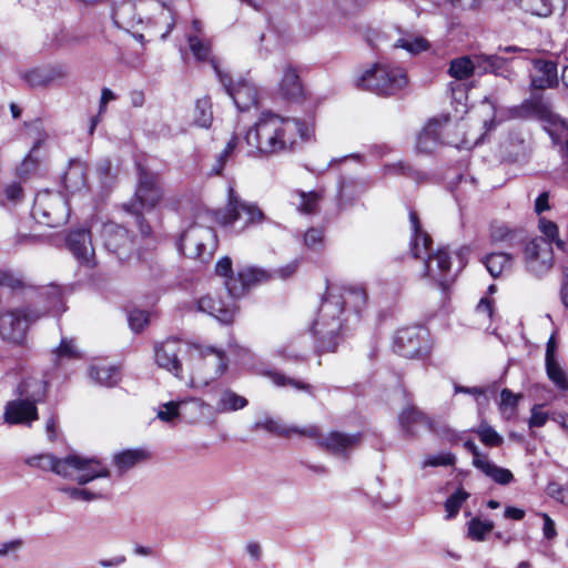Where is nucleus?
<instances>
[{
    "instance_id": "obj_15",
    "label": "nucleus",
    "mask_w": 568,
    "mask_h": 568,
    "mask_svg": "<svg viewBox=\"0 0 568 568\" xmlns=\"http://www.w3.org/2000/svg\"><path fill=\"white\" fill-rule=\"evenodd\" d=\"M524 255L528 272L536 276L546 274L552 266V247L544 237L529 241L525 246Z\"/></svg>"
},
{
    "instance_id": "obj_5",
    "label": "nucleus",
    "mask_w": 568,
    "mask_h": 568,
    "mask_svg": "<svg viewBox=\"0 0 568 568\" xmlns=\"http://www.w3.org/2000/svg\"><path fill=\"white\" fill-rule=\"evenodd\" d=\"M419 215H409L410 223V241L409 250L414 258H424V276L433 278L443 288H445L452 277L450 272V255L445 248H437L432 252L433 239L423 229Z\"/></svg>"
},
{
    "instance_id": "obj_40",
    "label": "nucleus",
    "mask_w": 568,
    "mask_h": 568,
    "mask_svg": "<svg viewBox=\"0 0 568 568\" xmlns=\"http://www.w3.org/2000/svg\"><path fill=\"white\" fill-rule=\"evenodd\" d=\"M478 469L498 485H508L514 480V475L509 469L497 466L488 458L485 463H480Z\"/></svg>"
},
{
    "instance_id": "obj_6",
    "label": "nucleus",
    "mask_w": 568,
    "mask_h": 568,
    "mask_svg": "<svg viewBox=\"0 0 568 568\" xmlns=\"http://www.w3.org/2000/svg\"><path fill=\"white\" fill-rule=\"evenodd\" d=\"M227 369L223 351L214 347L193 346L190 353V379L193 386H207Z\"/></svg>"
},
{
    "instance_id": "obj_13",
    "label": "nucleus",
    "mask_w": 568,
    "mask_h": 568,
    "mask_svg": "<svg viewBox=\"0 0 568 568\" xmlns=\"http://www.w3.org/2000/svg\"><path fill=\"white\" fill-rule=\"evenodd\" d=\"M162 189L158 175L145 170L140 171L139 184L128 209L130 213L152 211L162 199Z\"/></svg>"
},
{
    "instance_id": "obj_58",
    "label": "nucleus",
    "mask_w": 568,
    "mask_h": 568,
    "mask_svg": "<svg viewBox=\"0 0 568 568\" xmlns=\"http://www.w3.org/2000/svg\"><path fill=\"white\" fill-rule=\"evenodd\" d=\"M527 9L536 16L547 17L552 12L551 0H525Z\"/></svg>"
},
{
    "instance_id": "obj_9",
    "label": "nucleus",
    "mask_w": 568,
    "mask_h": 568,
    "mask_svg": "<svg viewBox=\"0 0 568 568\" xmlns=\"http://www.w3.org/2000/svg\"><path fill=\"white\" fill-rule=\"evenodd\" d=\"M216 248V234L212 227L197 223L186 227L179 240V250L190 258L207 262Z\"/></svg>"
},
{
    "instance_id": "obj_46",
    "label": "nucleus",
    "mask_w": 568,
    "mask_h": 568,
    "mask_svg": "<svg viewBox=\"0 0 568 568\" xmlns=\"http://www.w3.org/2000/svg\"><path fill=\"white\" fill-rule=\"evenodd\" d=\"M212 105L209 99H200L195 103L193 121L201 128H209L212 123Z\"/></svg>"
},
{
    "instance_id": "obj_33",
    "label": "nucleus",
    "mask_w": 568,
    "mask_h": 568,
    "mask_svg": "<svg viewBox=\"0 0 568 568\" xmlns=\"http://www.w3.org/2000/svg\"><path fill=\"white\" fill-rule=\"evenodd\" d=\"M64 185L71 192H78L87 185V166L79 160L70 161L68 171L63 178Z\"/></svg>"
},
{
    "instance_id": "obj_1",
    "label": "nucleus",
    "mask_w": 568,
    "mask_h": 568,
    "mask_svg": "<svg viewBox=\"0 0 568 568\" xmlns=\"http://www.w3.org/2000/svg\"><path fill=\"white\" fill-rule=\"evenodd\" d=\"M366 303L367 294L362 286L327 287L312 327L318 354L336 351L347 327V312L357 316Z\"/></svg>"
},
{
    "instance_id": "obj_3",
    "label": "nucleus",
    "mask_w": 568,
    "mask_h": 568,
    "mask_svg": "<svg viewBox=\"0 0 568 568\" xmlns=\"http://www.w3.org/2000/svg\"><path fill=\"white\" fill-rule=\"evenodd\" d=\"M271 278V274L258 267H246L237 273V276H231L224 282L227 293V300L215 298L207 294L196 302V308L200 312L207 313L222 323L232 322L235 314V300L245 294L252 286L264 283Z\"/></svg>"
},
{
    "instance_id": "obj_35",
    "label": "nucleus",
    "mask_w": 568,
    "mask_h": 568,
    "mask_svg": "<svg viewBox=\"0 0 568 568\" xmlns=\"http://www.w3.org/2000/svg\"><path fill=\"white\" fill-rule=\"evenodd\" d=\"M490 239L495 243L514 246L525 239V234L520 229H511L505 224H493L490 227Z\"/></svg>"
},
{
    "instance_id": "obj_20",
    "label": "nucleus",
    "mask_w": 568,
    "mask_h": 568,
    "mask_svg": "<svg viewBox=\"0 0 568 568\" xmlns=\"http://www.w3.org/2000/svg\"><path fill=\"white\" fill-rule=\"evenodd\" d=\"M69 77V69L64 64H52L32 69L24 74V80L31 87H49L59 83Z\"/></svg>"
},
{
    "instance_id": "obj_51",
    "label": "nucleus",
    "mask_w": 568,
    "mask_h": 568,
    "mask_svg": "<svg viewBox=\"0 0 568 568\" xmlns=\"http://www.w3.org/2000/svg\"><path fill=\"white\" fill-rule=\"evenodd\" d=\"M469 497V494L464 489H457L453 495H450L445 501V510L447 513V519L454 518L463 503Z\"/></svg>"
},
{
    "instance_id": "obj_12",
    "label": "nucleus",
    "mask_w": 568,
    "mask_h": 568,
    "mask_svg": "<svg viewBox=\"0 0 568 568\" xmlns=\"http://www.w3.org/2000/svg\"><path fill=\"white\" fill-rule=\"evenodd\" d=\"M41 318L40 313H33L32 306H23L0 314V336L13 344H21L29 326Z\"/></svg>"
},
{
    "instance_id": "obj_42",
    "label": "nucleus",
    "mask_w": 568,
    "mask_h": 568,
    "mask_svg": "<svg viewBox=\"0 0 568 568\" xmlns=\"http://www.w3.org/2000/svg\"><path fill=\"white\" fill-rule=\"evenodd\" d=\"M547 377L561 392L568 390V377L564 368L557 359H548L545 362Z\"/></svg>"
},
{
    "instance_id": "obj_26",
    "label": "nucleus",
    "mask_w": 568,
    "mask_h": 568,
    "mask_svg": "<svg viewBox=\"0 0 568 568\" xmlns=\"http://www.w3.org/2000/svg\"><path fill=\"white\" fill-rule=\"evenodd\" d=\"M537 74L531 78V88L540 91L557 85V64L552 61L536 60L534 62Z\"/></svg>"
},
{
    "instance_id": "obj_19",
    "label": "nucleus",
    "mask_w": 568,
    "mask_h": 568,
    "mask_svg": "<svg viewBox=\"0 0 568 568\" xmlns=\"http://www.w3.org/2000/svg\"><path fill=\"white\" fill-rule=\"evenodd\" d=\"M282 73L283 74L278 83V92L281 97L293 102L302 101L305 95V90L298 69L286 62L283 65Z\"/></svg>"
},
{
    "instance_id": "obj_56",
    "label": "nucleus",
    "mask_w": 568,
    "mask_h": 568,
    "mask_svg": "<svg viewBox=\"0 0 568 568\" xmlns=\"http://www.w3.org/2000/svg\"><path fill=\"white\" fill-rule=\"evenodd\" d=\"M189 44L191 51L197 60L204 61L209 59L211 49L207 42L201 40L196 36H191L189 37Z\"/></svg>"
},
{
    "instance_id": "obj_27",
    "label": "nucleus",
    "mask_w": 568,
    "mask_h": 568,
    "mask_svg": "<svg viewBox=\"0 0 568 568\" xmlns=\"http://www.w3.org/2000/svg\"><path fill=\"white\" fill-rule=\"evenodd\" d=\"M112 18L114 23L124 30H130L142 22V17L138 12L136 4L130 0L115 4Z\"/></svg>"
},
{
    "instance_id": "obj_52",
    "label": "nucleus",
    "mask_w": 568,
    "mask_h": 568,
    "mask_svg": "<svg viewBox=\"0 0 568 568\" xmlns=\"http://www.w3.org/2000/svg\"><path fill=\"white\" fill-rule=\"evenodd\" d=\"M520 398H521L520 394H514L510 389L504 388L500 392L499 408H500L501 413L506 414L509 410V415L515 414Z\"/></svg>"
},
{
    "instance_id": "obj_60",
    "label": "nucleus",
    "mask_w": 568,
    "mask_h": 568,
    "mask_svg": "<svg viewBox=\"0 0 568 568\" xmlns=\"http://www.w3.org/2000/svg\"><path fill=\"white\" fill-rule=\"evenodd\" d=\"M129 325L135 333L141 332L149 322V314L142 310H133L128 316Z\"/></svg>"
},
{
    "instance_id": "obj_31",
    "label": "nucleus",
    "mask_w": 568,
    "mask_h": 568,
    "mask_svg": "<svg viewBox=\"0 0 568 568\" xmlns=\"http://www.w3.org/2000/svg\"><path fill=\"white\" fill-rule=\"evenodd\" d=\"M48 383L43 379L28 377L17 388L20 397L32 400L34 405L41 402L47 394Z\"/></svg>"
},
{
    "instance_id": "obj_16",
    "label": "nucleus",
    "mask_w": 568,
    "mask_h": 568,
    "mask_svg": "<svg viewBox=\"0 0 568 568\" xmlns=\"http://www.w3.org/2000/svg\"><path fill=\"white\" fill-rule=\"evenodd\" d=\"M211 63L227 94L233 99L240 111L248 110L257 103V92L254 85L244 80L234 84L232 78L220 70L214 60Z\"/></svg>"
},
{
    "instance_id": "obj_25",
    "label": "nucleus",
    "mask_w": 568,
    "mask_h": 568,
    "mask_svg": "<svg viewBox=\"0 0 568 568\" xmlns=\"http://www.w3.org/2000/svg\"><path fill=\"white\" fill-rule=\"evenodd\" d=\"M216 223L229 234H240L252 225L262 224L265 215H215Z\"/></svg>"
},
{
    "instance_id": "obj_45",
    "label": "nucleus",
    "mask_w": 568,
    "mask_h": 568,
    "mask_svg": "<svg viewBox=\"0 0 568 568\" xmlns=\"http://www.w3.org/2000/svg\"><path fill=\"white\" fill-rule=\"evenodd\" d=\"M226 213H263L254 203L243 201L231 187L229 191V202Z\"/></svg>"
},
{
    "instance_id": "obj_28",
    "label": "nucleus",
    "mask_w": 568,
    "mask_h": 568,
    "mask_svg": "<svg viewBox=\"0 0 568 568\" xmlns=\"http://www.w3.org/2000/svg\"><path fill=\"white\" fill-rule=\"evenodd\" d=\"M521 110L541 120L552 121L555 118L551 102L539 91L523 102Z\"/></svg>"
},
{
    "instance_id": "obj_41",
    "label": "nucleus",
    "mask_w": 568,
    "mask_h": 568,
    "mask_svg": "<svg viewBox=\"0 0 568 568\" xmlns=\"http://www.w3.org/2000/svg\"><path fill=\"white\" fill-rule=\"evenodd\" d=\"M474 72V63L469 57H459L450 61L448 74L456 80H466Z\"/></svg>"
},
{
    "instance_id": "obj_57",
    "label": "nucleus",
    "mask_w": 568,
    "mask_h": 568,
    "mask_svg": "<svg viewBox=\"0 0 568 568\" xmlns=\"http://www.w3.org/2000/svg\"><path fill=\"white\" fill-rule=\"evenodd\" d=\"M0 287L9 288L12 292L24 287V282L21 277L16 276L12 272L0 270Z\"/></svg>"
},
{
    "instance_id": "obj_50",
    "label": "nucleus",
    "mask_w": 568,
    "mask_h": 568,
    "mask_svg": "<svg viewBox=\"0 0 568 568\" xmlns=\"http://www.w3.org/2000/svg\"><path fill=\"white\" fill-rule=\"evenodd\" d=\"M268 377L271 378L273 384L278 387L292 386L297 390H303L310 394L312 393L313 387L310 384L304 383L300 379L288 377L280 372H271L268 373Z\"/></svg>"
},
{
    "instance_id": "obj_22",
    "label": "nucleus",
    "mask_w": 568,
    "mask_h": 568,
    "mask_svg": "<svg viewBox=\"0 0 568 568\" xmlns=\"http://www.w3.org/2000/svg\"><path fill=\"white\" fill-rule=\"evenodd\" d=\"M398 423L406 436H415L418 426L435 432L433 419L415 406L404 408L398 416Z\"/></svg>"
},
{
    "instance_id": "obj_39",
    "label": "nucleus",
    "mask_w": 568,
    "mask_h": 568,
    "mask_svg": "<svg viewBox=\"0 0 568 568\" xmlns=\"http://www.w3.org/2000/svg\"><path fill=\"white\" fill-rule=\"evenodd\" d=\"M89 375L101 386L112 387L119 382V371L113 366H91Z\"/></svg>"
},
{
    "instance_id": "obj_47",
    "label": "nucleus",
    "mask_w": 568,
    "mask_h": 568,
    "mask_svg": "<svg viewBox=\"0 0 568 568\" xmlns=\"http://www.w3.org/2000/svg\"><path fill=\"white\" fill-rule=\"evenodd\" d=\"M52 353L55 365H59L60 361L64 358L75 359L81 357L79 349L74 345V341L67 337L61 338L59 346L54 348Z\"/></svg>"
},
{
    "instance_id": "obj_21",
    "label": "nucleus",
    "mask_w": 568,
    "mask_h": 568,
    "mask_svg": "<svg viewBox=\"0 0 568 568\" xmlns=\"http://www.w3.org/2000/svg\"><path fill=\"white\" fill-rule=\"evenodd\" d=\"M529 156L530 146L521 132L514 131L500 143V158L506 162L521 163Z\"/></svg>"
},
{
    "instance_id": "obj_32",
    "label": "nucleus",
    "mask_w": 568,
    "mask_h": 568,
    "mask_svg": "<svg viewBox=\"0 0 568 568\" xmlns=\"http://www.w3.org/2000/svg\"><path fill=\"white\" fill-rule=\"evenodd\" d=\"M248 400L231 388H224L220 392L215 403V412L220 414L236 412L247 406Z\"/></svg>"
},
{
    "instance_id": "obj_63",
    "label": "nucleus",
    "mask_w": 568,
    "mask_h": 568,
    "mask_svg": "<svg viewBox=\"0 0 568 568\" xmlns=\"http://www.w3.org/2000/svg\"><path fill=\"white\" fill-rule=\"evenodd\" d=\"M548 418V414L541 410L540 405H534L530 410V418L528 420V425L530 428L542 427L547 423Z\"/></svg>"
},
{
    "instance_id": "obj_10",
    "label": "nucleus",
    "mask_w": 568,
    "mask_h": 568,
    "mask_svg": "<svg viewBox=\"0 0 568 568\" xmlns=\"http://www.w3.org/2000/svg\"><path fill=\"white\" fill-rule=\"evenodd\" d=\"M428 329L423 325L399 328L393 338V351L402 357L423 359L432 352Z\"/></svg>"
},
{
    "instance_id": "obj_14",
    "label": "nucleus",
    "mask_w": 568,
    "mask_h": 568,
    "mask_svg": "<svg viewBox=\"0 0 568 568\" xmlns=\"http://www.w3.org/2000/svg\"><path fill=\"white\" fill-rule=\"evenodd\" d=\"M193 346L186 345L181 339L169 337L154 346L155 362L161 367L183 379L181 354L191 353Z\"/></svg>"
},
{
    "instance_id": "obj_23",
    "label": "nucleus",
    "mask_w": 568,
    "mask_h": 568,
    "mask_svg": "<svg viewBox=\"0 0 568 568\" xmlns=\"http://www.w3.org/2000/svg\"><path fill=\"white\" fill-rule=\"evenodd\" d=\"M39 307H32L33 313H40L41 317L45 314H61L64 312L61 288L57 285L43 287L38 295Z\"/></svg>"
},
{
    "instance_id": "obj_30",
    "label": "nucleus",
    "mask_w": 568,
    "mask_h": 568,
    "mask_svg": "<svg viewBox=\"0 0 568 568\" xmlns=\"http://www.w3.org/2000/svg\"><path fill=\"white\" fill-rule=\"evenodd\" d=\"M291 203L302 213H314L323 210L324 197L316 191H294L290 194Z\"/></svg>"
},
{
    "instance_id": "obj_18",
    "label": "nucleus",
    "mask_w": 568,
    "mask_h": 568,
    "mask_svg": "<svg viewBox=\"0 0 568 568\" xmlns=\"http://www.w3.org/2000/svg\"><path fill=\"white\" fill-rule=\"evenodd\" d=\"M3 419L10 425L31 426L38 419V409L32 400L23 397L7 403Z\"/></svg>"
},
{
    "instance_id": "obj_36",
    "label": "nucleus",
    "mask_w": 568,
    "mask_h": 568,
    "mask_svg": "<svg viewBox=\"0 0 568 568\" xmlns=\"http://www.w3.org/2000/svg\"><path fill=\"white\" fill-rule=\"evenodd\" d=\"M149 455L144 449H125L113 456V464L120 474H124L139 463L148 459Z\"/></svg>"
},
{
    "instance_id": "obj_4",
    "label": "nucleus",
    "mask_w": 568,
    "mask_h": 568,
    "mask_svg": "<svg viewBox=\"0 0 568 568\" xmlns=\"http://www.w3.org/2000/svg\"><path fill=\"white\" fill-rule=\"evenodd\" d=\"M27 465L50 470L64 478H74L79 485H85L97 477H109V469L97 458H87L75 454L58 458L52 454L28 457Z\"/></svg>"
},
{
    "instance_id": "obj_64",
    "label": "nucleus",
    "mask_w": 568,
    "mask_h": 568,
    "mask_svg": "<svg viewBox=\"0 0 568 568\" xmlns=\"http://www.w3.org/2000/svg\"><path fill=\"white\" fill-rule=\"evenodd\" d=\"M464 447L473 455V465L478 469L480 463H485L487 459V455L483 454L471 439L466 440Z\"/></svg>"
},
{
    "instance_id": "obj_2",
    "label": "nucleus",
    "mask_w": 568,
    "mask_h": 568,
    "mask_svg": "<svg viewBox=\"0 0 568 568\" xmlns=\"http://www.w3.org/2000/svg\"><path fill=\"white\" fill-rule=\"evenodd\" d=\"M297 136L304 138L302 122L267 114L246 132L245 142L251 154L272 155L292 150Z\"/></svg>"
},
{
    "instance_id": "obj_37",
    "label": "nucleus",
    "mask_w": 568,
    "mask_h": 568,
    "mask_svg": "<svg viewBox=\"0 0 568 568\" xmlns=\"http://www.w3.org/2000/svg\"><path fill=\"white\" fill-rule=\"evenodd\" d=\"M439 123L430 121L426 128L419 133L417 139V148L422 152H432L439 144L440 133L438 131Z\"/></svg>"
},
{
    "instance_id": "obj_11",
    "label": "nucleus",
    "mask_w": 568,
    "mask_h": 568,
    "mask_svg": "<svg viewBox=\"0 0 568 568\" xmlns=\"http://www.w3.org/2000/svg\"><path fill=\"white\" fill-rule=\"evenodd\" d=\"M53 246L65 247L81 265H95L91 229L88 225L64 231L62 235H54Z\"/></svg>"
},
{
    "instance_id": "obj_34",
    "label": "nucleus",
    "mask_w": 568,
    "mask_h": 568,
    "mask_svg": "<svg viewBox=\"0 0 568 568\" xmlns=\"http://www.w3.org/2000/svg\"><path fill=\"white\" fill-rule=\"evenodd\" d=\"M79 38L64 28H57L47 34L43 45L51 51L65 49L75 45Z\"/></svg>"
},
{
    "instance_id": "obj_54",
    "label": "nucleus",
    "mask_w": 568,
    "mask_h": 568,
    "mask_svg": "<svg viewBox=\"0 0 568 568\" xmlns=\"http://www.w3.org/2000/svg\"><path fill=\"white\" fill-rule=\"evenodd\" d=\"M39 160L32 155V153L28 154L22 163L17 168V176L19 180L26 182L30 179V176L36 173L38 169Z\"/></svg>"
},
{
    "instance_id": "obj_48",
    "label": "nucleus",
    "mask_w": 568,
    "mask_h": 568,
    "mask_svg": "<svg viewBox=\"0 0 568 568\" xmlns=\"http://www.w3.org/2000/svg\"><path fill=\"white\" fill-rule=\"evenodd\" d=\"M475 432L487 447H499L504 442L503 437L486 422H481Z\"/></svg>"
},
{
    "instance_id": "obj_24",
    "label": "nucleus",
    "mask_w": 568,
    "mask_h": 568,
    "mask_svg": "<svg viewBox=\"0 0 568 568\" xmlns=\"http://www.w3.org/2000/svg\"><path fill=\"white\" fill-rule=\"evenodd\" d=\"M361 440V434L331 432L318 442V445L334 455H345Z\"/></svg>"
},
{
    "instance_id": "obj_44",
    "label": "nucleus",
    "mask_w": 568,
    "mask_h": 568,
    "mask_svg": "<svg viewBox=\"0 0 568 568\" xmlns=\"http://www.w3.org/2000/svg\"><path fill=\"white\" fill-rule=\"evenodd\" d=\"M467 537L474 541H483L486 535L494 529V523L481 520L478 517L471 518L468 524Z\"/></svg>"
},
{
    "instance_id": "obj_38",
    "label": "nucleus",
    "mask_w": 568,
    "mask_h": 568,
    "mask_svg": "<svg viewBox=\"0 0 568 568\" xmlns=\"http://www.w3.org/2000/svg\"><path fill=\"white\" fill-rule=\"evenodd\" d=\"M513 256L508 253H490L485 256L484 264L493 277H498L511 267Z\"/></svg>"
},
{
    "instance_id": "obj_53",
    "label": "nucleus",
    "mask_w": 568,
    "mask_h": 568,
    "mask_svg": "<svg viewBox=\"0 0 568 568\" xmlns=\"http://www.w3.org/2000/svg\"><path fill=\"white\" fill-rule=\"evenodd\" d=\"M395 48H402L412 54H417L428 49V42L420 37L414 39L403 38L397 40Z\"/></svg>"
},
{
    "instance_id": "obj_59",
    "label": "nucleus",
    "mask_w": 568,
    "mask_h": 568,
    "mask_svg": "<svg viewBox=\"0 0 568 568\" xmlns=\"http://www.w3.org/2000/svg\"><path fill=\"white\" fill-rule=\"evenodd\" d=\"M97 174L103 185L109 186L115 179L111 160L103 159L97 164Z\"/></svg>"
},
{
    "instance_id": "obj_55",
    "label": "nucleus",
    "mask_w": 568,
    "mask_h": 568,
    "mask_svg": "<svg viewBox=\"0 0 568 568\" xmlns=\"http://www.w3.org/2000/svg\"><path fill=\"white\" fill-rule=\"evenodd\" d=\"M305 245L313 251H318L324 245V230L322 227H311L304 235Z\"/></svg>"
},
{
    "instance_id": "obj_43",
    "label": "nucleus",
    "mask_w": 568,
    "mask_h": 568,
    "mask_svg": "<svg viewBox=\"0 0 568 568\" xmlns=\"http://www.w3.org/2000/svg\"><path fill=\"white\" fill-rule=\"evenodd\" d=\"M189 404L199 407V404L195 400L180 403L169 402L164 404L162 409L159 410L158 417L163 422L174 423L182 416L183 410L187 407Z\"/></svg>"
},
{
    "instance_id": "obj_17",
    "label": "nucleus",
    "mask_w": 568,
    "mask_h": 568,
    "mask_svg": "<svg viewBox=\"0 0 568 568\" xmlns=\"http://www.w3.org/2000/svg\"><path fill=\"white\" fill-rule=\"evenodd\" d=\"M102 237L105 248L115 255L119 261L130 258L134 251V242L125 227L114 223H104Z\"/></svg>"
},
{
    "instance_id": "obj_8",
    "label": "nucleus",
    "mask_w": 568,
    "mask_h": 568,
    "mask_svg": "<svg viewBox=\"0 0 568 568\" xmlns=\"http://www.w3.org/2000/svg\"><path fill=\"white\" fill-rule=\"evenodd\" d=\"M356 87L379 95H392L407 84V77L400 68H389L376 63L373 68L361 74L355 82Z\"/></svg>"
},
{
    "instance_id": "obj_49",
    "label": "nucleus",
    "mask_w": 568,
    "mask_h": 568,
    "mask_svg": "<svg viewBox=\"0 0 568 568\" xmlns=\"http://www.w3.org/2000/svg\"><path fill=\"white\" fill-rule=\"evenodd\" d=\"M539 229H540L541 233L544 234L542 237L546 239V241H548L550 243V245L552 243H555L556 246L560 251H565L566 250V243L558 237V226H557V224H555L554 222L547 220L546 217H540L539 219Z\"/></svg>"
},
{
    "instance_id": "obj_29",
    "label": "nucleus",
    "mask_w": 568,
    "mask_h": 568,
    "mask_svg": "<svg viewBox=\"0 0 568 568\" xmlns=\"http://www.w3.org/2000/svg\"><path fill=\"white\" fill-rule=\"evenodd\" d=\"M101 478L104 479V484L98 490L89 488L64 487L61 488V491L67 494L73 500L92 501L105 499L111 493L112 481L110 476Z\"/></svg>"
},
{
    "instance_id": "obj_7",
    "label": "nucleus",
    "mask_w": 568,
    "mask_h": 568,
    "mask_svg": "<svg viewBox=\"0 0 568 568\" xmlns=\"http://www.w3.org/2000/svg\"><path fill=\"white\" fill-rule=\"evenodd\" d=\"M70 215H24L16 234L17 244L48 242L53 245V236L62 235Z\"/></svg>"
},
{
    "instance_id": "obj_61",
    "label": "nucleus",
    "mask_w": 568,
    "mask_h": 568,
    "mask_svg": "<svg viewBox=\"0 0 568 568\" xmlns=\"http://www.w3.org/2000/svg\"><path fill=\"white\" fill-rule=\"evenodd\" d=\"M22 182L23 181L19 180V181H13V182L9 183L8 185H6L4 196H6L7 201H9L10 203H13V204H17L20 201H22L23 195H24Z\"/></svg>"
},
{
    "instance_id": "obj_62",
    "label": "nucleus",
    "mask_w": 568,
    "mask_h": 568,
    "mask_svg": "<svg viewBox=\"0 0 568 568\" xmlns=\"http://www.w3.org/2000/svg\"><path fill=\"white\" fill-rule=\"evenodd\" d=\"M456 457L452 453H442L438 455L429 456L423 464L424 467H437V466H453Z\"/></svg>"
}]
</instances>
